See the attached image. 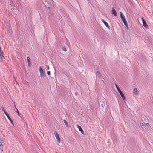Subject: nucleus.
<instances>
[{
  "mask_svg": "<svg viewBox=\"0 0 153 153\" xmlns=\"http://www.w3.org/2000/svg\"><path fill=\"white\" fill-rule=\"evenodd\" d=\"M15 105V108L16 109V112L18 114V116H20V115H19V111L18 110V109H17V108H16V105Z\"/></svg>",
  "mask_w": 153,
  "mask_h": 153,
  "instance_id": "ddd939ff",
  "label": "nucleus"
},
{
  "mask_svg": "<svg viewBox=\"0 0 153 153\" xmlns=\"http://www.w3.org/2000/svg\"><path fill=\"white\" fill-rule=\"evenodd\" d=\"M64 122L67 126H68V123L65 120H63Z\"/></svg>",
  "mask_w": 153,
  "mask_h": 153,
  "instance_id": "4468645a",
  "label": "nucleus"
},
{
  "mask_svg": "<svg viewBox=\"0 0 153 153\" xmlns=\"http://www.w3.org/2000/svg\"><path fill=\"white\" fill-rule=\"evenodd\" d=\"M47 69L48 70L49 69V68L48 65L47 66Z\"/></svg>",
  "mask_w": 153,
  "mask_h": 153,
  "instance_id": "5701e85b",
  "label": "nucleus"
},
{
  "mask_svg": "<svg viewBox=\"0 0 153 153\" xmlns=\"http://www.w3.org/2000/svg\"><path fill=\"white\" fill-rule=\"evenodd\" d=\"M120 14L121 18L122 20L125 19V17L124 15L123 14V13L122 12H120Z\"/></svg>",
  "mask_w": 153,
  "mask_h": 153,
  "instance_id": "6e6552de",
  "label": "nucleus"
},
{
  "mask_svg": "<svg viewBox=\"0 0 153 153\" xmlns=\"http://www.w3.org/2000/svg\"><path fill=\"white\" fill-rule=\"evenodd\" d=\"M77 126L78 128L79 129V131L81 132V133L82 134H84V132L83 130H82V129L81 126H79L78 125H77Z\"/></svg>",
  "mask_w": 153,
  "mask_h": 153,
  "instance_id": "39448f33",
  "label": "nucleus"
},
{
  "mask_svg": "<svg viewBox=\"0 0 153 153\" xmlns=\"http://www.w3.org/2000/svg\"><path fill=\"white\" fill-rule=\"evenodd\" d=\"M122 20L123 23L126 21V19H125L123 20Z\"/></svg>",
  "mask_w": 153,
  "mask_h": 153,
  "instance_id": "412c9836",
  "label": "nucleus"
},
{
  "mask_svg": "<svg viewBox=\"0 0 153 153\" xmlns=\"http://www.w3.org/2000/svg\"><path fill=\"white\" fill-rule=\"evenodd\" d=\"M115 85H116V87L118 91H119V92L120 93V91H121L120 90L119 88L118 87V86L116 84H115Z\"/></svg>",
  "mask_w": 153,
  "mask_h": 153,
  "instance_id": "dca6fc26",
  "label": "nucleus"
},
{
  "mask_svg": "<svg viewBox=\"0 0 153 153\" xmlns=\"http://www.w3.org/2000/svg\"><path fill=\"white\" fill-rule=\"evenodd\" d=\"M54 134H55V137L57 139V142L59 143H60L61 142V140L58 133L57 132L55 131L54 132Z\"/></svg>",
  "mask_w": 153,
  "mask_h": 153,
  "instance_id": "7ed1b4c3",
  "label": "nucleus"
},
{
  "mask_svg": "<svg viewBox=\"0 0 153 153\" xmlns=\"http://www.w3.org/2000/svg\"><path fill=\"white\" fill-rule=\"evenodd\" d=\"M27 61L28 62H30V58L29 57H27Z\"/></svg>",
  "mask_w": 153,
  "mask_h": 153,
  "instance_id": "a211bd4d",
  "label": "nucleus"
},
{
  "mask_svg": "<svg viewBox=\"0 0 153 153\" xmlns=\"http://www.w3.org/2000/svg\"><path fill=\"white\" fill-rule=\"evenodd\" d=\"M112 14L113 15H114L115 16H116L117 14V13L115 11V10L114 8V7L112 9Z\"/></svg>",
  "mask_w": 153,
  "mask_h": 153,
  "instance_id": "1a4fd4ad",
  "label": "nucleus"
},
{
  "mask_svg": "<svg viewBox=\"0 0 153 153\" xmlns=\"http://www.w3.org/2000/svg\"><path fill=\"white\" fill-rule=\"evenodd\" d=\"M47 74L48 75H50V71H48L47 72Z\"/></svg>",
  "mask_w": 153,
  "mask_h": 153,
  "instance_id": "aec40b11",
  "label": "nucleus"
},
{
  "mask_svg": "<svg viewBox=\"0 0 153 153\" xmlns=\"http://www.w3.org/2000/svg\"><path fill=\"white\" fill-rule=\"evenodd\" d=\"M142 20L143 25V26L146 27V28H147L148 27V26L147 25V24L146 22L145 21V20L143 19V17L142 18Z\"/></svg>",
  "mask_w": 153,
  "mask_h": 153,
  "instance_id": "20e7f679",
  "label": "nucleus"
},
{
  "mask_svg": "<svg viewBox=\"0 0 153 153\" xmlns=\"http://www.w3.org/2000/svg\"><path fill=\"white\" fill-rule=\"evenodd\" d=\"M119 93H120V95H121V96L122 98H123V99L124 100H125L126 98H125V96H124L122 92V91H120Z\"/></svg>",
  "mask_w": 153,
  "mask_h": 153,
  "instance_id": "9d476101",
  "label": "nucleus"
},
{
  "mask_svg": "<svg viewBox=\"0 0 153 153\" xmlns=\"http://www.w3.org/2000/svg\"><path fill=\"white\" fill-rule=\"evenodd\" d=\"M10 122L11 123L13 124V125H14V124H13V121L12 120Z\"/></svg>",
  "mask_w": 153,
  "mask_h": 153,
  "instance_id": "4be33fe9",
  "label": "nucleus"
},
{
  "mask_svg": "<svg viewBox=\"0 0 153 153\" xmlns=\"http://www.w3.org/2000/svg\"><path fill=\"white\" fill-rule=\"evenodd\" d=\"M103 82H104V81L103 80H102Z\"/></svg>",
  "mask_w": 153,
  "mask_h": 153,
  "instance_id": "b1692460",
  "label": "nucleus"
},
{
  "mask_svg": "<svg viewBox=\"0 0 153 153\" xmlns=\"http://www.w3.org/2000/svg\"><path fill=\"white\" fill-rule=\"evenodd\" d=\"M28 66L29 67H30L31 65V63L30 62H28Z\"/></svg>",
  "mask_w": 153,
  "mask_h": 153,
  "instance_id": "6ab92c4d",
  "label": "nucleus"
},
{
  "mask_svg": "<svg viewBox=\"0 0 153 153\" xmlns=\"http://www.w3.org/2000/svg\"><path fill=\"white\" fill-rule=\"evenodd\" d=\"M62 49L63 51H66L67 50L66 48L65 47H63L62 48Z\"/></svg>",
  "mask_w": 153,
  "mask_h": 153,
  "instance_id": "f3484780",
  "label": "nucleus"
},
{
  "mask_svg": "<svg viewBox=\"0 0 153 153\" xmlns=\"http://www.w3.org/2000/svg\"><path fill=\"white\" fill-rule=\"evenodd\" d=\"M123 23L125 24V26L127 27V29H128V26L127 24V22L126 21V22H124Z\"/></svg>",
  "mask_w": 153,
  "mask_h": 153,
  "instance_id": "f8f14e48",
  "label": "nucleus"
},
{
  "mask_svg": "<svg viewBox=\"0 0 153 153\" xmlns=\"http://www.w3.org/2000/svg\"><path fill=\"white\" fill-rule=\"evenodd\" d=\"M133 92L134 94L135 95H138L139 92L137 88H135L133 90Z\"/></svg>",
  "mask_w": 153,
  "mask_h": 153,
  "instance_id": "423d86ee",
  "label": "nucleus"
},
{
  "mask_svg": "<svg viewBox=\"0 0 153 153\" xmlns=\"http://www.w3.org/2000/svg\"><path fill=\"white\" fill-rule=\"evenodd\" d=\"M1 108H2V110L4 112V114H5L6 115H7V114H8V113L6 112L5 109L3 107H2Z\"/></svg>",
  "mask_w": 153,
  "mask_h": 153,
  "instance_id": "9b49d317",
  "label": "nucleus"
},
{
  "mask_svg": "<svg viewBox=\"0 0 153 153\" xmlns=\"http://www.w3.org/2000/svg\"><path fill=\"white\" fill-rule=\"evenodd\" d=\"M6 116H7V118H8V119H9V120L10 121V122H11V121L12 120H11V118H10V117L9 116V115L8 114H7Z\"/></svg>",
  "mask_w": 153,
  "mask_h": 153,
  "instance_id": "2eb2a0df",
  "label": "nucleus"
},
{
  "mask_svg": "<svg viewBox=\"0 0 153 153\" xmlns=\"http://www.w3.org/2000/svg\"><path fill=\"white\" fill-rule=\"evenodd\" d=\"M56 153H57V152H56Z\"/></svg>",
  "mask_w": 153,
  "mask_h": 153,
  "instance_id": "393cba45",
  "label": "nucleus"
},
{
  "mask_svg": "<svg viewBox=\"0 0 153 153\" xmlns=\"http://www.w3.org/2000/svg\"><path fill=\"white\" fill-rule=\"evenodd\" d=\"M102 22L104 23L105 25L107 27L109 28V26L108 25L107 23L105 21L104 19H102Z\"/></svg>",
  "mask_w": 153,
  "mask_h": 153,
  "instance_id": "0eeeda50",
  "label": "nucleus"
},
{
  "mask_svg": "<svg viewBox=\"0 0 153 153\" xmlns=\"http://www.w3.org/2000/svg\"><path fill=\"white\" fill-rule=\"evenodd\" d=\"M39 71L40 73V76H41L45 75V71L43 70L41 66H40L39 67Z\"/></svg>",
  "mask_w": 153,
  "mask_h": 153,
  "instance_id": "f03ea898",
  "label": "nucleus"
},
{
  "mask_svg": "<svg viewBox=\"0 0 153 153\" xmlns=\"http://www.w3.org/2000/svg\"><path fill=\"white\" fill-rule=\"evenodd\" d=\"M142 122H141V126H145V127H149V125L148 123V121L145 120L144 118L142 119Z\"/></svg>",
  "mask_w": 153,
  "mask_h": 153,
  "instance_id": "f257e3e1",
  "label": "nucleus"
}]
</instances>
